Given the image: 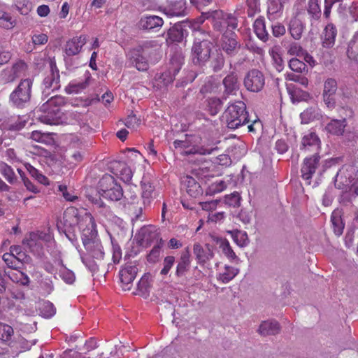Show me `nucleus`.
<instances>
[{
	"mask_svg": "<svg viewBox=\"0 0 358 358\" xmlns=\"http://www.w3.org/2000/svg\"><path fill=\"white\" fill-rule=\"evenodd\" d=\"M254 31L257 36L263 41H266L268 38V34L266 29L264 20L257 18L253 24Z\"/></svg>",
	"mask_w": 358,
	"mask_h": 358,
	"instance_id": "obj_36",
	"label": "nucleus"
},
{
	"mask_svg": "<svg viewBox=\"0 0 358 358\" xmlns=\"http://www.w3.org/2000/svg\"><path fill=\"white\" fill-rule=\"evenodd\" d=\"M331 221L334 225V233L337 236H340L343 233L344 227L340 217L338 216H336V213H334L331 217Z\"/></svg>",
	"mask_w": 358,
	"mask_h": 358,
	"instance_id": "obj_62",
	"label": "nucleus"
},
{
	"mask_svg": "<svg viewBox=\"0 0 358 358\" xmlns=\"http://www.w3.org/2000/svg\"><path fill=\"white\" fill-rule=\"evenodd\" d=\"M85 219L89 221L90 227L83 229V243L87 251L85 254L96 260L103 259L104 252L101 242L96 239L97 231L96 230V224L94 219L90 213H85Z\"/></svg>",
	"mask_w": 358,
	"mask_h": 358,
	"instance_id": "obj_1",
	"label": "nucleus"
},
{
	"mask_svg": "<svg viewBox=\"0 0 358 358\" xmlns=\"http://www.w3.org/2000/svg\"><path fill=\"white\" fill-rule=\"evenodd\" d=\"M243 83L248 90L258 92L264 86L265 78L260 71L252 69L249 71L245 75Z\"/></svg>",
	"mask_w": 358,
	"mask_h": 358,
	"instance_id": "obj_9",
	"label": "nucleus"
},
{
	"mask_svg": "<svg viewBox=\"0 0 358 358\" xmlns=\"http://www.w3.org/2000/svg\"><path fill=\"white\" fill-rule=\"evenodd\" d=\"M205 19H212L213 27L217 31H222L225 28L229 31L236 29L238 26L237 19L231 14H225L220 10L202 12Z\"/></svg>",
	"mask_w": 358,
	"mask_h": 358,
	"instance_id": "obj_7",
	"label": "nucleus"
},
{
	"mask_svg": "<svg viewBox=\"0 0 358 358\" xmlns=\"http://www.w3.org/2000/svg\"><path fill=\"white\" fill-rule=\"evenodd\" d=\"M13 72L15 73L16 78L21 76L27 69V66L23 61H18L10 67Z\"/></svg>",
	"mask_w": 358,
	"mask_h": 358,
	"instance_id": "obj_57",
	"label": "nucleus"
},
{
	"mask_svg": "<svg viewBox=\"0 0 358 358\" xmlns=\"http://www.w3.org/2000/svg\"><path fill=\"white\" fill-rule=\"evenodd\" d=\"M100 196L113 201H120L124 196L122 187L110 175H105L99 182Z\"/></svg>",
	"mask_w": 358,
	"mask_h": 358,
	"instance_id": "obj_6",
	"label": "nucleus"
},
{
	"mask_svg": "<svg viewBox=\"0 0 358 358\" xmlns=\"http://www.w3.org/2000/svg\"><path fill=\"white\" fill-rule=\"evenodd\" d=\"M234 36L235 34L234 32H231L229 35L224 33L223 35L222 47L223 50L229 55H234L238 47V43Z\"/></svg>",
	"mask_w": 358,
	"mask_h": 358,
	"instance_id": "obj_24",
	"label": "nucleus"
},
{
	"mask_svg": "<svg viewBox=\"0 0 358 358\" xmlns=\"http://www.w3.org/2000/svg\"><path fill=\"white\" fill-rule=\"evenodd\" d=\"M138 273V268L134 263L126 264L120 271V280L122 284V289L130 290L132 282Z\"/></svg>",
	"mask_w": 358,
	"mask_h": 358,
	"instance_id": "obj_14",
	"label": "nucleus"
},
{
	"mask_svg": "<svg viewBox=\"0 0 358 358\" xmlns=\"http://www.w3.org/2000/svg\"><path fill=\"white\" fill-rule=\"evenodd\" d=\"M224 90L223 99H227L229 95H234L239 90L240 84L236 72H231L222 80Z\"/></svg>",
	"mask_w": 358,
	"mask_h": 358,
	"instance_id": "obj_18",
	"label": "nucleus"
},
{
	"mask_svg": "<svg viewBox=\"0 0 358 358\" xmlns=\"http://www.w3.org/2000/svg\"><path fill=\"white\" fill-rule=\"evenodd\" d=\"M91 80L90 74L87 72L85 74L84 80L77 81L73 80L71 82L68 86V90L70 93H78L85 90L90 83Z\"/></svg>",
	"mask_w": 358,
	"mask_h": 358,
	"instance_id": "obj_34",
	"label": "nucleus"
},
{
	"mask_svg": "<svg viewBox=\"0 0 358 358\" xmlns=\"http://www.w3.org/2000/svg\"><path fill=\"white\" fill-rule=\"evenodd\" d=\"M355 171V168L353 166H349L345 169L340 170L336 176V182L341 180V182L345 186L350 185L354 180L352 173H354Z\"/></svg>",
	"mask_w": 358,
	"mask_h": 358,
	"instance_id": "obj_32",
	"label": "nucleus"
},
{
	"mask_svg": "<svg viewBox=\"0 0 358 358\" xmlns=\"http://www.w3.org/2000/svg\"><path fill=\"white\" fill-rule=\"evenodd\" d=\"M320 159V157L318 155H314L305 158L303 160L301 173L302 178L306 181L308 185L311 182V178L319 166Z\"/></svg>",
	"mask_w": 358,
	"mask_h": 358,
	"instance_id": "obj_11",
	"label": "nucleus"
},
{
	"mask_svg": "<svg viewBox=\"0 0 358 358\" xmlns=\"http://www.w3.org/2000/svg\"><path fill=\"white\" fill-rule=\"evenodd\" d=\"M10 254L18 259L21 263L24 262L27 259V255L24 252L22 251L21 246L13 245L10 248Z\"/></svg>",
	"mask_w": 358,
	"mask_h": 358,
	"instance_id": "obj_56",
	"label": "nucleus"
},
{
	"mask_svg": "<svg viewBox=\"0 0 358 358\" xmlns=\"http://www.w3.org/2000/svg\"><path fill=\"white\" fill-rule=\"evenodd\" d=\"M287 90L293 102H299L308 96L307 93L292 84L287 85Z\"/></svg>",
	"mask_w": 358,
	"mask_h": 358,
	"instance_id": "obj_41",
	"label": "nucleus"
},
{
	"mask_svg": "<svg viewBox=\"0 0 358 358\" xmlns=\"http://www.w3.org/2000/svg\"><path fill=\"white\" fill-rule=\"evenodd\" d=\"M189 27V23L185 20L175 23L168 31V39L172 42H182L187 36V28Z\"/></svg>",
	"mask_w": 358,
	"mask_h": 358,
	"instance_id": "obj_13",
	"label": "nucleus"
},
{
	"mask_svg": "<svg viewBox=\"0 0 358 358\" xmlns=\"http://www.w3.org/2000/svg\"><path fill=\"white\" fill-rule=\"evenodd\" d=\"M33 79L20 80L17 87L10 93L9 99L12 104L17 108H24L30 102Z\"/></svg>",
	"mask_w": 358,
	"mask_h": 358,
	"instance_id": "obj_5",
	"label": "nucleus"
},
{
	"mask_svg": "<svg viewBox=\"0 0 358 358\" xmlns=\"http://www.w3.org/2000/svg\"><path fill=\"white\" fill-rule=\"evenodd\" d=\"M110 169L113 174L119 176L123 182L129 183L131 180L132 171L124 162L114 161L110 163Z\"/></svg>",
	"mask_w": 358,
	"mask_h": 358,
	"instance_id": "obj_17",
	"label": "nucleus"
},
{
	"mask_svg": "<svg viewBox=\"0 0 358 358\" xmlns=\"http://www.w3.org/2000/svg\"><path fill=\"white\" fill-rule=\"evenodd\" d=\"M193 250L196 259L200 264H204L213 257V252L209 245H206V247L203 248L200 244L195 243Z\"/></svg>",
	"mask_w": 358,
	"mask_h": 358,
	"instance_id": "obj_21",
	"label": "nucleus"
},
{
	"mask_svg": "<svg viewBox=\"0 0 358 358\" xmlns=\"http://www.w3.org/2000/svg\"><path fill=\"white\" fill-rule=\"evenodd\" d=\"M234 241L241 247H244L248 244V238L246 232H242L240 231H230Z\"/></svg>",
	"mask_w": 358,
	"mask_h": 358,
	"instance_id": "obj_49",
	"label": "nucleus"
},
{
	"mask_svg": "<svg viewBox=\"0 0 358 358\" xmlns=\"http://www.w3.org/2000/svg\"><path fill=\"white\" fill-rule=\"evenodd\" d=\"M225 59L222 53H217L212 59L211 67L214 72L220 71L224 66Z\"/></svg>",
	"mask_w": 358,
	"mask_h": 358,
	"instance_id": "obj_50",
	"label": "nucleus"
},
{
	"mask_svg": "<svg viewBox=\"0 0 358 358\" xmlns=\"http://www.w3.org/2000/svg\"><path fill=\"white\" fill-rule=\"evenodd\" d=\"M40 311L43 317L50 318L55 315L56 308L52 303L45 301L41 304Z\"/></svg>",
	"mask_w": 358,
	"mask_h": 358,
	"instance_id": "obj_45",
	"label": "nucleus"
},
{
	"mask_svg": "<svg viewBox=\"0 0 358 358\" xmlns=\"http://www.w3.org/2000/svg\"><path fill=\"white\" fill-rule=\"evenodd\" d=\"M280 326L275 320H266L261 323L259 327L258 332L264 336H273L279 334Z\"/></svg>",
	"mask_w": 358,
	"mask_h": 358,
	"instance_id": "obj_22",
	"label": "nucleus"
},
{
	"mask_svg": "<svg viewBox=\"0 0 358 358\" xmlns=\"http://www.w3.org/2000/svg\"><path fill=\"white\" fill-rule=\"evenodd\" d=\"M306 7L308 13L311 17L315 19L320 18L321 9L318 3V0H308Z\"/></svg>",
	"mask_w": 358,
	"mask_h": 358,
	"instance_id": "obj_46",
	"label": "nucleus"
},
{
	"mask_svg": "<svg viewBox=\"0 0 358 358\" xmlns=\"http://www.w3.org/2000/svg\"><path fill=\"white\" fill-rule=\"evenodd\" d=\"M160 255V246L155 245L147 256V259L150 263H155L159 260Z\"/></svg>",
	"mask_w": 358,
	"mask_h": 358,
	"instance_id": "obj_64",
	"label": "nucleus"
},
{
	"mask_svg": "<svg viewBox=\"0 0 358 358\" xmlns=\"http://www.w3.org/2000/svg\"><path fill=\"white\" fill-rule=\"evenodd\" d=\"M159 236L157 228L152 225L141 227L137 234L138 242L141 245H148L155 241H158Z\"/></svg>",
	"mask_w": 358,
	"mask_h": 358,
	"instance_id": "obj_15",
	"label": "nucleus"
},
{
	"mask_svg": "<svg viewBox=\"0 0 358 358\" xmlns=\"http://www.w3.org/2000/svg\"><path fill=\"white\" fill-rule=\"evenodd\" d=\"M287 79L292 80V81L299 83L304 87H307V85L308 84V80L307 78H306L305 76H303L301 75L295 74L293 73H287Z\"/></svg>",
	"mask_w": 358,
	"mask_h": 358,
	"instance_id": "obj_61",
	"label": "nucleus"
},
{
	"mask_svg": "<svg viewBox=\"0 0 358 358\" xmlns=\"http://www.w3.org/2000/svg\"><path fill=\"white\" fill-rule=\"evenodd\" d=\"M226 187V182L222 180H219L209 185L206 192L208 194H215L222 192Z\"/></svg>",
	"mask_w": 358,
	"mask_h": 358,
	"instance_id": "obj_48",
	"label": "nucleus"
},
{
	"mask_svg": "<svg viewBox=\"0 0 358 358\" xmlns=\"http://www.w3.org/2000/svg\"><path fill=\"white\" fill-rule=\"evenodd\" d=\"M337 32L336 29L333 24H328L324 29V32L322 37V45L324 48H330L333 47L335 43V38Z\"/></svg>",
	"mask_w": 358,
	"mask_h": 358,
	"instance_id": "obj_30",
	"label": "nucleus"
},
{
	"mask_svg": "<svg viewBox=\"0 0 358 358\" xmlns=\"http://www.w3.org/2000/svg\"><path fill=\"white\" fill-rule=\"evenodd\" d=\"M24 126V124L22 122H12L10 119L7 117L6 123L3 124V128L6 129L11 131H18L20 130L22 128H23Z\"/></svg>",
	"mask_w": 358,
	"mask_h": 358,
	"instance_id": "obj_63",
	"label": "nucleus"
},
{
	"mask_svg": "<svg viewBox=\"0 0 358 358\" xmlns=\"http://www.w3.org/2000/svg\"><path fill=\"white\" fill-rule=\"evenodd\" d=\"M213 43L203 36L194 38L191 49L192 63L199 66H204L210 58Z\"/></svg>",
	"mask_w": 358,
	"mask_h": 358,
	"instance_id": "obj_2",
	"label": "nucleus"
},
{
	"mask_svg": "<svg viewBox=\"0 0 358 358\" xmlns=\"http://www.w3.org/2000/svg\"><path fill=\"white\" fill-rule=\"evenodd\" d=\"M300 15L299 13H297L296 15L291 19L289 22V30L291 36L296 40L301 38L303 26L301 20L298 17Z\"/></svg>",
	"mask_w": 358,
	"mask_h": 358,
	"instance_id": "obj_29",
	"label": "nucleus"
},
{
	"mask_svg": "<svg viewBox=\"0 0 358 358\" xmlns=\"http://www.w3.org/2000/svg\"><path fill=\"white\" fill-rule=\"evenodd\" d=\"M347 54L350 59L358 62V34L355 35L349 43Z\"/></svg>",
	"mask_w": 358,
	"mask_h": 358,
	"instance_id": "obj_43",
	"label": "nucleus"
},
{
	"mask_svg": "<svg viewBox=\"0 0 358 358\" xmlns=\"http://www.w3.org/2000/svg\"><path fill=\"white\" fill-rule=\"evenodd\" d=\"M142 199L145 206H149L153 198L154 187L149 182L143 181L141 182Z\"/></svg>",
	"mask_w": 358,
	"mask_h": 358,
	"instance_id": "obj_39",
	"label": "nucleus"
},
{
	"mask_svg": "<svg viewBox=\"0 0 358 358\" xmlns=\"http://www.w3.org/2000/svg\"><path fill=\"white\" fill-rule=\"evenodd\" d=\"M47 99V101L41 106V110H47L48 108H59L60 106L65 103V99L62 96L52 94L50 98Z\"/></svg>",
	"mask_w": 358,
	"mask_h": 358,
	"instance_id": "obj_38",
	"label": "nucleus"
},
{
	"mask_svg": "<svg viewBox=\"0 0 358 358\" xmlns=\"http://www.w3.org/2000/svg\"><path fill=\"white\" fill-rule=\"evenodd\" d=\"M60 77L59 70L55 64H51V73L48 75L43 81V100L48 98L51 94H54L55 91L60 87Z\"/></svg>",
	"mask_w": 358,
	"mask_h": 358,
	"instance_id": "obj_8",
	"label": "nucleus"
},
{
	"mask_svg": "<svg viewBox=\"0 0 358 358\" xmlns=\"http://www.w3.org/2000/svg\"><path fill=\"white\" fill-rule=\"evenodd\" d=\"M227 127L235 129L250 122L246 106L243 101H237L228 106L224 113Z\"/></svg>",
	"mask_w": 358,
	"mask_h": 358,
	"instance_id": "obj_3",
	"label": "nucleus"
},
{
	"mask_svg": "<svg viewBox=\"0 0 358 358\" xmlns=\"http://www.w3.org/2000/svg\"><path fill=\"white\" fill-rule=\"evenodd\" d=\"M175 263V257L173 256H167L164 258L163 265L164 267L162 269L160 273L162 275H166Z\"/></svg>",
	"mask_w": 358,
	"mask_h": 358,
	"instance_id": "obj_60",
	"label": "nucleus"
},
{
	"mask_svg": "<svg viewBox=\"0 0 358 358\" xmlns=\"http://www.w3.org/2000/svg\"><path fill=\"white\" fill-rule=\"evenodd\" d=\"M2 258L8 267L14 269L20 268V264L21 262L18 261V259H16L14 256H13L10 252H6L3 254Z\"/></svg>",
	"mask_w": 358,
	"mask_h": 358,
	"instance_id": "obj_54",
	"label": "nucleus"
},
{
	"mask_svg": "<svg viewBox=\"0 0 358 358\" xmlns=\"http://www.w3.org/2000/svg\"><path fill=\"white\" fill-rule=\"evenodd\" d=\"M183 182L186 186L187 193L190 196L196 198L202 194V189L200 185L193 177L189 176H185Z\"/></svg>",
	"mask_w": 358,
	"mask_h": 358,
	"instance_id": "obj_26",
	"label": "nucleus"
},
{
	"mask_svg": "<svg viewBox=\"0 0 358 358\" xmlns=\"http://www.w3.org/2000/svg\"><path fill=\"white\" fill-rule=\"evenodd\" d=\"M96 260V259L86 255L82 257V262L92 273H95L98 271L99 266Z\"/></svg>",
	"mask_w": 358,
	"mask_h": 358,
	"instance_id": "obj_55",
	"label": "nucleus"
},
{
	"mask_svg": "<svg viewBox=\"0 0 358 358\" xmlns=\"http://www.w3.org/2000/svg\"><path fill=\"white\" fill-rule=\"evenodd\" d=\"M301 123L308 124L315 120H318L321 117L320 109L316 107H310L306 109L300 115Z\"/></svg>",
	"mask_w": 358,
	"mask_h": 358,
	"instance_id": "obj_33",
	"label": "nucleus"
},
{
	"mask_svg": "<svg viewBox=\"0 0 358 358\" xmlns=\"http://www.w3.org/2000/svg\"><path fill=\"white\" fill-rule=\"evenodd\" d=\"M55 245L52 236L43 231L31 232L22 241L23 245L33 255L41 257L44 244Z\"/></svg>",
	"mask_w": 358,
	"mask_h": 358,
	"instance_id": "obj_4",
	"label": "nucleus"
},
{
	"mask_svg": "<svg viewBox=\"0 0 358 358\" xmlns=\"http://www.w3.org/2000/svg\"><path fill=\"white\" fill-rule=\"evenodd\" d=\"M24 166L31 177L34 178L41 184H48V178L45 176L40 173L39 171L32 165L27 163L24 164Z\"/></svg>",
	"mask_w": 358,
	"mask_h": 358,
	"instance_id": "obj_47",
	"label": "nucleus"
},
{
	"mask_svg": "<svg viewBox=\"0 0 358 358\" xmlns=\"http://www.w3.org/2000/svg\"><path fill=\"white\" fill-rule=\"evenodd\" d=\"M239 270L235 267L225 266L224 271L220 273L217 277V280L222 283H227L234 279L238 273Z\"/></svg>",
	"mask_w": 358,
	"mask_h": 358,
	"instance_id": "obj_37",
	"label": "nucleus"
},
{
	"mask_svg": "<svg viewBox=\"0 0 358 358\" xmlns=\"http://www.w3.org/2000/svg\"><path fill=\"white\" fill-rule=\"evenodd\" d=\"M41 114L38 115L37 119L40 122L46 124H58L61 122L62 112L60 108H48L47 110H41V107L39 109Z\"/></svg>",
	"mask_w": 358,
	"mask_h": 358,
	"instance_id": "obj_16",
	"label": "nucleus"
},
{
	"mask_svg": "<svg viewBox=\"0 0 358 358\" xmlns=\"http://www.w3.org/2000/svg\"><path fill=\"white\" fill-rule=\"evenodd\" d=\"M190 265V253L187 248L181 254L180 259L178 262L176 275L178 277H181L188 271Z\"/></svg>",
	"mask_w": 358,
	"mask_h": 358,
	"instance_id": "obj_28",
	"label": "nucleus"
},
{
	"mask_svg": "<svg viewBox=\"0 0 358 358\" xmlns=\"http://www.w3.org/2000/svg\"><path fill=\"white\" fill-rule=\"evenodd\" d=\"M217 243L222 249V252L230 259H237V256L229 245V241L224 238L217 240Z\"/></svg>",
	"mask_w": 358,
	"mask_h": 358,
	"instance_id": "obj_44",
	"label": "nucleus"
},
{
	"mask_svg": "<svg viewBox=\"0 0 358 358\" xmlns=\"http://www.w3.org/2000/svg\"><path fill=\"white\" fill-rule=\"evenodd\" d=\"M320 139L315 133H309L305 135L301 141V149L317 150L319 148Z\"/></svg>",
	"mask_w": 358,
	"mask_h": 358,
	"instance_id": "obj_31",
	"label": "nucleus"
},
{
	"mask_svg": "<svg viewBox=\"0 0 358 358\" xmlns=\"http://www.w3.org/2000/svg\"><path fill=\"white\" fill-rule=\"evenodd\" d=\"M280 0H269L268 4V15L269 18L274 19L280 15L282 10Z\"/></svg>",
	"mask_w": 358,
	"mask_h": 358,
	"instance_id": "obj_42",
	"label": "nucleus"
},
{
	"mask_svg": "<svg viewBox=\"0 0 358 358\" xmlns=\"http://www.w3.org/2000/svg\"><path fill=\"white\" fill-rule=\"evenodd\" d=\"M0 173L10 184H14L17 181V176L13 169L5 162H0Z\"/></svg>",
	"mask_w": 358,
	"mask_h": 358,
	"instance_id": "obj_40",
	"label": "nucleus"
},
{
	"mask_svg": "<svg viewBox=\"0 0 358 358\" xmlns=\"http://www.w3.org/2000/svg\"><path fill=\"white\" fill-rule=\"evenodd\" d=\"M163 24L164 20L159 16L143 15L138 22V27L143 30L157 31L162 27Z\"/></svg>",
	"mask_w": 358,
	"mask_h": 358,
	"instance_id": "obj_19",
	"label": "nucleus"
},
{
	"mask_svg": "<svg viewBox=\"0 0 358 358\" xmlns=\"http://www.w3.org/2000/svg\"><path fill=\"white\" fill-rule=\"evenodd\" d=\"M347 126V122L345 118L342 120H331L327 125L326 130L334 135L342 136L345 131V129Z\"/></svg>",
	"mask_w": 358,
	"mask_h": 358,
	"instance_id": "obj_25",
	"label": "nucleus"
},
{
	"mask_svg": "<svg viewBox=\"0 0 358 358\" xmlns=\"http://www.w3.org/2000/svg\"><path fill=\"white\" fill-rule=\"evenodd\" d=\"M87 43V36L80 35L76 36L68 41L64 47V52L68 56H74L78 55L83 46Z\"/></svg>",
	"mask_w": 358,
	"mask_h": 358,
	"instance_id": "obj_20",
	"label": "nucleus"
},
{
	"mask_svg": "<svg viewBox=\"0 0 358 358\" xmlns=\"http://www.w3.org/2000/svg\"><path fill=\"white\" fill-rule=\"evenodd\" d=\"M150 278L151 275L150 273H145L140 279L137 285V293L136 294L141 295L146 297L150 290Z\"/></svg>",
	"mask_w": 358,
	"mask_h": 358,
	"instance_id": "obj_35",
	"label": "nucleus"
},
{
	"mask_svg": "<svg viewBox=\"0 0 358 358\" xmlns=\"http://www.w3.org/2000/svg\"><path fill=\"white\" fill-rule=\"evenodd\" d=\"M129 64L135 66L138 71H146L149 67V62L139 48L137 46L131 49L127 54Z\"/></svg>",
	"mask_w": 358,
	"mask_h": 358,
	"instance_id": "obj_12",
	"label": "nucleus"
},
{
	"mask_svg": "<svg viewBox=\"0 0 358 358\" xmlns=\"http://www.w3.org/2000/svg\"><path fill=\"white\" fill-rule=\"evenodd\" d=\"M225 203L233 207L238 206L241 203L240 194L235 192L229 195H227L224 199Z\"/></svg>",
	"mask_w": 358,
	"mask_h": 358,
	"instance_id": "obj_58",
	"label": "nucleus"
},
{
	"mask_svg": "<svg viewBox=\"0 0 358 358\" xmlns=\"http://www.w3.org/2000/svg\"><path fill=\"white\" fill-rule=\"evenodd\" d=\"M150 64L157 63L161 58L160 48L157 41H147L138 45Z\"/></svg>",
	"mask_w": 358,
	"mask_h": 358,
	"instance_id": "obj_10",
	"label": "nucleus"
},
{
	"mask_svg": "<svg viewBox=\"0 0 358 358\" xmlns=\"http://www.w3.org/2000/svg\"><path fill=\"white\" fill-rule=\"evenodd\" d=\"M337 90V82L335 79L328 78L324 84L323 94L335 95Z\"/></svg>",
	"mask_w": 358,
	"mask_h": 358,
	"instance_id": "obj_51",
	"label": "nucleus"
},
{
	"mask_svg": "<svg viewBox=\"0 0 358 358\" xmlns=\"http://www.w3.org/2000/svg\"><path fill=\"white\" fill-rule=\"evenodd\" d=\"M349 16H347L348 20L354 22L358 20V3L354 2L348 8Z\"/></svg>",
	"mask_w": 358,
	"mask_h": 358,
	"instance_id": "obj_59",
	"label": "nucleus"
},
{
	"mask_svg": "<svg viewBox=\"0 0 358 358\" xmlns=\"http://www.w3.org/2000/svg\"><path fill=\"white\" fill-rule=\"evenodd\" d=\"M289 66L293 71L299 73H302L307 69V65L296 58H292L289 60Z\"/></svg>",
	"mask_w": 358,
	"mask_h": 358,
	"instance_id": "obj_53",
	"label": "nucleus"
},
{
	"mask_svg": "<svg viewBox=\"0 0 358 358\" xmlns=\"http://www.w3.org/2000/svg\"><path fill=\"white\" fill-rule=\"evenodd\" d=\"M186 3L183 0L176 1L164 8V13L169 17L185 16L186 14Z\"/></svg>",
	"mask_w": 358,
	"mask_h": 358,
	"instance_id": "obj_23",
	"label": "nucleus"
},
{
	"mask_svg": "<svg viewBox=\"0 0 358 358\" xmlns=\"http://www.w3.org/2000/svg\"><path fill=\"white\" fill-rule=\"evenodd\" d=\"M55 263L57 265L62 266V268L59 270V275L60 277L68 284H72L75 280V275L74 273L67 269L63 265V261L62 259L60 252L57 251L55 255Z\"/></svg>",
	"mask_w": 358,
	"mask_h": 358,
	"instance_id": "obj_27",
	"label": "nucleus"
},
{
	"mask_svg": "<svg viewBox=\"0 0 358 358\" xmlns=\"http://www.w3.org/2000/svg\"><path fill=\"white\" fill-rule=\"evenodd\" d=\"M15 79V73L13 72L10 68H6L0 73V80L4 84L13 83Z\"/></svg>",
	"mask_w": 358,
	"mask_h": 358,
	"instance_id": "obj_52",
	"label": "nucleus"
}]
</instances>
